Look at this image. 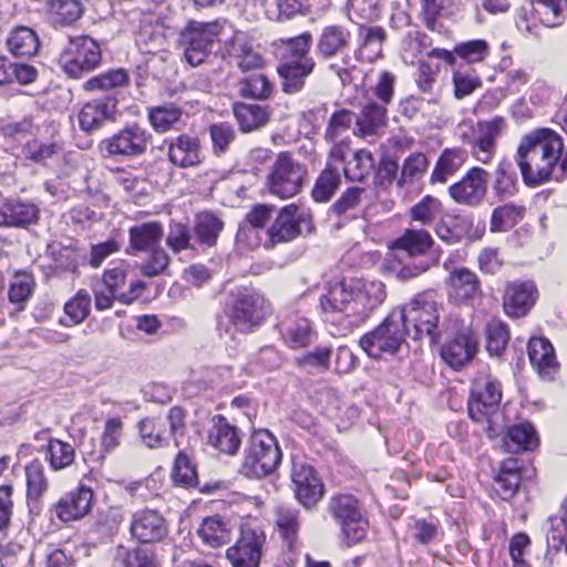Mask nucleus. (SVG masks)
<instances>
[{
	"label": "nucleus",
	"instance_id": "nucleus-1",
	"mask_svg": "<svg viewBox=\"0 0 567 567\" xmlns=\"http://www.w3.org/2000/svg\"><path fill=\"white\" fill-rule=\"evenodd\" d=\"M385 287L381 281L350 280L329 286L319 299L322 319L332 336L344 337L364 323L383 303Z\"/></svg>",
	"mask_w": 567,
	"mask_h": 567
},
{
	"label": "nucleus",
	"instance_id": "nucleus-2",
	"mask_svg": "<svg viewBox=\"0 0 567 567\" xmlns=\"http://www.w3.org/2000/svg\"><path fill=\"white\" fill-rule=\"evenodd\" d=\"M563 154V137L553 130L539 128L522 137L514 158L524 183L534 187L553 176Z\"/></svg>",
	"mask_w": 567,
	"mask_h": 567
},
{
	"label": "nucleus",
	"instance_id": "nucleus-3",
	"mask_svg": "<svg viewBox=\"0 0 567 567\" xmlns=\"http://www.w3.org/2000/svg\"><path fill=\"white\" fill-rule=\"evenodd\" d=\"M398 312L406 327L413 326V339L426 338L431 344L439 341L442 334L440 320L443 307L435 300L434 292L419 293Z\"/></svg>",
	"mask_w": 567,
	"mask_h": 567
},
{
	"label": "nucleus",
	"instance_id": "nucleus-4",
	"mask_svg": "<svg viewBox=\"0 0 567 567\" xmlns=\"http://www.w3.org/2000/svg\"><path fill=\"white\" fill-rule=\"evenodd\" d=\"M281 462V451L268 430L254 431L241 464V473L250 478H262L271 474Z\"/></svg>",
	"mask_w": 567,
	"mask_h": 567
},
{
	"label": "nucleus",
	"instance_id": "nucleus-5",
	"mask_svg": "<svg viewBox=\"0 0 567 567\" xmlns=\"http://www.w3.org/2000/svg\"><path fill=\"white\" fill-rule=\"evenodd\" d=\"M406 334H411V330L399 312L393 311L375 329L365 333L359 344L370 358L380 359L384 354L398 353Z\"/></svg>",
	"mask_w": 567,
	"mask_h": 567
},
{
	"label": "nucleus",
	"instance_id": "nucleus-6",
	"mask_svg": "<svg viewBox=\"0 0 567 567\" xmlns=\"http://www.w3.org/2000/svg\"><path fill=\"white\" fill-rule=\"evenodd\" d=\"M223 29L219 21H189L179 33L178 44L185 61L192 66L202 64L212 53Z\"/></svg>",
	"mask_w": 567,
	"mask_h": 567
},
{
	"label": "nucleus",
	"instance_id": "nucleus-7",
	"mask_svg": "<svg viewBox=\"0 0 567 567\" xmlns=\"http://www.w3.org/2000/svg\"><path fill=\"white\" fill-rule=\"evenodd\" d=\"M327 511L349 543H358L365 537L368 520L357 497L351 494H337L330 498Z\"/></svg>",
	"mask_w": 567,
	"mask_h": 567
},
{
	"label": "nucleus",
	"instance_id": "nucleus-8",
	"mask_svg": "<svg viewBox=\"0 0 567 567\" xmlns=\"http://www.w3.org/2000/svg\"><path fill=\"white\" fill-rule=\"evenodd\" d=\"M307 175L306 168L288 153H280L267 179L269 192L282 199L300 193Z\"/></svg>",
	"mask_w": 567,
	"mask_h": 567
},
{
	"label": "nucleus",
	"instance_id": "nucleus-9",
	"mask_svg": "<svg viewBox=\"0 0 567 567\" xmlns=\"http://www.w3.org/2000/svg\"><path fill=\"white\" fill-rule=\"evenodd\" d=\"M60 61L69 76L81 78L83 73L94 70L100 64V45L86 35L70 39Z\"/></svg>",
	"mask_w": 567,
	"mask_h": 567
},
{
	"label": "nucleus",
	"instance_id": "nucleus-10",
	"mask_svg": "<svg viewBox=\"0 0 567 567\" xmlns=\"http://www.w3.org/2000/svg\"><path fill=\"white\" fill-rule=\"evenodd\" d=\"M186 413L179 406L169 410L166 419L146 417L138 423L140 435L143 443L157 449L167 444L171 436L183 435Z\"/></svg>",
	"mask_w": 567,
	"mask_h": 567
},
{
	"label": "nucleus",
	"instance_id": "nucleus-11",
	"mask_svg": "<svg viewBox=\"0 0 567 567\" xmlns=\"http://www.w3.org/2000/svg\"><path fill=\"white\" fill-rule=\"evenodd\" d=\"M502 401L499 383L489 374L477 377L472 385L467 410L470 417L475 422L489 421L498 411Z\"/></svg>",
	"mask_w": 567,
	"mask_h": 567
},
{
	"label": "nucleus",
	"instance_id": "nucleus-12",
	"mask_svg": "<svg viewBox=\"0 0 567 567\" xmlns=\"http://www.w3.org/2000/svg\"><path fill=\"white\" fill-rule=\"evenodd\" d=\"M269 312L270 306L261 295L245 290L233 306L230 320L237 330L248 332L259 326Z\"/></svg>",
	"mask_w": 567,
	"mask_h": 567
},
{
	"label": "nucleus",
	"instance_id": "nucleus-13",
	"mask_svg": "<svg viewBox=\"0 0 567 567\" xmlns=\"http://www.w3.org/2000/svg\"><path fill=\"white\" fill-rule=\"evenodd\" d=\"M151 134L137 125L126 126L101 143L109 156L135 157L147 150Z\"/></svg>",
	"mask_w": 567,
	"mask_h": 567
},
{
	"label": "nucleus",
	"instance_id": "nucleus-14",
	"mask_svg": "<svg viewBox=\"0 0 567 567\" xmlns=\"http://www.w3.org/2000/svg\"><path fill=\"white\" fill-rule=\"evenodd\" d=\"M291 481L296 498L306 508L313 507L323 496L321 478L313 466L303 461H292Z\"/></svg>",
	"mask_w": 567,
	"mask_h": 567
},
{
	"label": "nucleus",
	"instance_id": "nucleus-15",
	"mask_svg": "<svg viewBox=\"0 0 567 567\" xmlns=\"http://www.w3.org/2000/svg\"><path fill=\"white\" fill-rule=\"evenodd\" d=\"M265 539L262 532L243 528L237 543L226 553L233 567H259Z\"/></svg>",
	"mask_w": 567,
	"mask_h": 567
},
{
	"label": "nucleus",
	"instance_id": "nucleus-16",
	"mask_svg": "<svg viewBox=\"0 0 567 567\" xmlns=\"http://www.w3.org/2000/svg\"><path fill=\"white\" fill-rule=\"evenodd\" d=\"M505 122L502 117L491 121H478L474 127V137L471 140V155L482 164H488L496 154V141L501 135Z\"/></svg>",
	"mask_w": 567,
	"mask_h": 567
},
{
	"label": "nucleus",
	"instance_id": "nucleus-17",
	"mask_svg": "<svg viewBox=\"0 0 567 567\" xmlns=\"http://www.w3.org/2000/svg\"><path fill=\"white\" fill-rule=\"evenodd\" d=\"M478 340L471 328H464L441 349V358L454 370H461L475 358Z\"/></svg>",
	"mask_w": 567,
	"mask_h": 567
},
{
	"label": "nucleus",
	"instance_id": "nucleus-18",
	"mask_svg": "<svg viewBox=\"0 0 567 567\" xmlns=\"http://www.w3.org/2000/svg\"><path fill=\"white\" fill-rule=\"evenodd\" d=\"M488 173L481 167H472L466 175L449 188L451 197L458 204L480 205L487 192Z\"/></svg>",
	"mask_w": 567,
	"mask_h": 567
},
{
	"label": "nucleus",
	"instance_id": "nucleus-19",
	"mask_svg": "<svg viewBox=\"0 0 567 567\" xmlns=\"http://www.w3.org/2000/svg\"><path fill=\"white\" fill-rule=\"evenodd\" d=\"M449 298L455 302L472 303L482 296L478 276L466 267H455L446 278Z\"/></svg>",
	"mask_w": 567,
	"mask_h": 567
},
{
	"label": "nucleus",
	"instance_id": "nucleus-20",
	"mask_svg": "<svg viewBox=\"0 0 567 567\" xmlns=\"http://www.w3.org/2000/svg\"><path fill=\"white\" fill-rule=\"evenodd\" d=\"M93 499L92 488L80 484L76 489L61 497L53 506V511L61 522L78 520L91 512Z\"/></svg>",
	"mask_w": 567,
	"mask_h": 567
},
{
	"label": "nucleus",
	"instance_id": "nucleus-21",
	"mask_svg": "<svg viewBox=\"0 0 567 567\" xmlns=\"http://www.w3.org/2000/svg\"><path fill=\"white\" fill-rule=\"evenodd\" d=\"M165 144H167L169 162L177 167H195L204 159L200 142L197 136L183 133L166 140Z\"/></svg>",
	"mask_w": 567,
	"mask_h": 567
},
{
	"label": "nucleus",
	"instance_id": "nucleus-22",
	"mask_svg": "<svg viewBox=\"0 0 567 567\" xmlns=\"http://www.w3.org/2000/svg\"><path fill=\"white\" fill-rule=\"evenodd\" d=\"M303 219L305 216L296 204L286 205L267 229L269 241L275 245L293 240L301 233L300 224Z\"/></svg>",
	"mask_w": 567,
	"mask_h": 567
},
{
	"label": "nucleus",
	"instance_id": "nucleus-23",
	"mask_svg": "<svg viewBox=\"0 0 567 567\" xmlns=\"http://www.w3.org/2000/svg\"><path fill=\"white\" fill-rule=\"evenodd\" d=\"M130 530L138 542L154 543L167 535V525L157 511L142 509L133 515Z\"/></svg>",
	"mask_w": 567,
	"mask_h": 567
},
{
	"label": "nucleus",
	"instance_id": "nucleus-24",
	"mask_svg": "<svg viewBox=\"0 0 567 567\" xmlns=\"http://www.w3.org/2000/svg\"><path fill=\"white\" fill-rule=\"evenodd\" d=\"M537 290L530 281H514L508 284L503 297V308L511 318L527 315L536 300Z\"/></svg>",
	"mask_w": 567,
	"mask_h": 567
},
{
	"label": "nucleus",
	"instance_id": "nucleus-25",
	"mask_svg": "<svg viewBox=\"0 0 567 567\" xmlns=\"http://www.w3.org/2000/svg\"><path fill=\"white\" fill-rule=\"evenodd\" d=\"M117 99L109 94L103 99L87 102L79 113L80 127L85 132L100 128L104 123L114 121Z\"/></svg>",
	"mask_w": 567,
	"mask_h": 567
},
{
	"label": "nucleus",
	"instance_id": "nucleus-26",
	"mask_svg": "<svg viewBox=\"0 0 567 567\" xmlns=\"http://www.w3.org/2000/svg\"><path fill=\"white\" fill-rule=\"evenodd\" d=\"M316 62L313 59L297 61H281L277 68L280 85L285 93H299L306 83V79L313 72Z\"/></svg>",
	"mask_w": 567,
	"mask_h": 567
},
{
	"label": "nucleus",
	"instance_id": "nucleus-27",
	"mask_svg": "<svg viewBox=\"0 0 567 567\" xmlns=\"http://www.w3.org/2000/svg\"><path fill=\"white\" fill-rule=\"evenodd\" d=\"M39 208L31 202L7 199L0 205V227L24 228L39 219Z\"/></svg>",
	"mask_w": 567,
	"mask_h": 567
},
{
	"label": "nucleus",
	"instance_id": "nucleus-28",
	"mask_svg": "<svg viewBox=\"0 0 567 567\" xmlns=\"http://www.w3.org/2000/svg\"><path fill=\"white\" fill-rule=\"evenodd\" d=\"M528 354L533 367L544 380H553L558 372L553 344L545 338H532L528 343Z\"/></svg>",
	"mask_w": 567,
	"mask_h": 567
},
{
	"label": "nucleus",
	"instance_id": "nucleus-29",
	"mask_svg": "<svg viewBox=\"0 0 567 567\" xmlns=\"http://www.w3.org/2000/svg\"><path fill=\"white\" fill-rule=\"evenodd\" d=\"M386 124L385 106L370 102L361 110L360 114H355L353 134L364 140L375 137L385 128Z\"/></svg>",
	"mask_w": 567,
	"mask_h": 567
},
{
	"label": "nucleus",
	"instance_id": "nucleus-30",
	"mask_svg": "<svg viewBox=\"0 0 567 567\" xmlns=\"http://www.w3.org/2000/svg\"><path fill=\"white\" fill-rule=\"evenodd\" d=\"M386 32L379 25L368 27L360 23L355 58L361 62L372 63L382 56Z\"/></svg>",
	"mask_w": 567,
	"mask_h": 567
},
{
	"label": "nucleus",
	"instance_id": "nucleus-31",
	"mask_svg": "<svg viewBox=\"0 0 567 567\" xmlns=\"http://www.w3.org/2000/svg\"><path fill=\"white\" fill-rule=\"evenodd\" d=\"M233 532L234 525L229 519L214 515L203 519L197 534L204 544L218 548L230 542Z\"/></svg>",
	"mask_w": 567,
	"mask_h": 567
},
{
	"label": "nucleus",
	"instance_id": "nucleus-32",
	"mask_svg": "<svg viewBox=\"0 0 567 567\" xmlns=\"http://www.w3.org/2000/svg\"><path fill=\"white\" fill-rule=\"evenodd\" d=\"M164 231L159 223H144L130 229V247L127 252L135 255L150 251L161 246Z\"/></svg>",
	"mask_w": 567,
	"mask_h": 567
},
{
	"label": "nucleus",
	"instance_id": "nucleus-33",
	"mask_svg": "<svg viewBox=\"0 0 567 567\" xmlns=\"http://www.w3.org/2000/svg\"><path fill=\"white\" fill-rule=\"evenodd\" d=\"M209 444L220 453L234 455L240 446L237 429L230 425L225 417L218 416L208 434Z\"/></svg>",
	"mask_w": 567,
	"mask_h": 567
},
{
	"label": "nucleus",
	"instance_id": "nucleus-34",
	"mask_svg": "<svg viewBox=\"0 0 567 567\" xmlns=\"http://www.w3.org/2000/svg\"><path fill=\"white\" fill-rule=\"evenodd\" d=\"M148 121L152 127L159 133L171 130H181L185 126V111L175 104H163L148 107Z\"/></svg>",
	"mask_w": 567,
	"mask_h": 567
},
{
	"label": "nucleus",
	"instance_id": "nucleus-35",
	"mask_svg": "<svg viewBox=\"0 0 567 567\" xmlns=\"http://www.w3.org/2000/svg\"><path fill=\"white\" fill-rule=\"evenodd\" d=\"M350 38L351 34L344 27L328 25L318 39L317 52L326 59L341 54L348 48Z\"/></svg>",
	"mask_w": 567,
	"mask_h": 567
},
{
	"label": "nucleus",
	"instance_id": "nucleus-36",
	"mask_svg": "<svg viewBox=\"0 0 567 567\" xmlns=\"http://www.w3.org/2000/svg\"><path fill=\"white\" fill-rule=\"evenodd\" d=\"M228 54L243 71L260 69L264 59L244 34H236L229 44Z\"/></svg>",
	"mask_w": 567,
	"mask_h": 567
},
{
	"label": "nucleus",
	"instance_id": "nucleus-37",
	"mask_svg": "<svg viewBox=\"0 0 567 567\" xmlns=\"http://www.w3.org/2000/svg\"><path fill=\"white\" fill-rule=\"evenodd\" d=\"M538 445L535 429L529 423H519L508 427L503 437V446L509 453L532 451Z\"/></svg>",
	"mask_w": 567,
	"mask_h": 567
},
{
	"label": "nucleus",
	"instance_id": "nucleus-38",
	"mask_svg": "<svg viewBox=\"0 0 567 567\" xmlns=\"http://www.w3.org/2000/svg\"><path fill=\"white\" fill-rule=\"evenodd\" d=\"M275 524L288 549L293 550L300 528L299 511L285 506L276 507Z\"/></svg>",
	"mask_w": 567,
	"mask_h": 567
},
{
	"label": "nucleus",
	"instance_id": "nucleus-39",
	"mask_svg": "<svg viewBox=\"0 0 567 567\" xmlns=\"http://www.w3.org/2000/svg\"><path fill=\"white\" fill-rule=\"evenodd\" d=\"M7 44L14 56H33L40 49V40L34 30L28 27H18L10 33Z\"/></svg>",
	"mask_w": 567,
	"mask_h": 567
},
{
	"label": "nucleus",
	"instance_id": "nucleus-40",
	"mask_svg": "<svg viewBox=\"0 0 567 567\" xmlns=\"http://www.w3.org/2000/svg\"><path fill=\"white\" fill-rule=\"evenodd\" d=\"M280 332L285 342L292 349L309 346L313 337L311 324L306 318H297L281 322Z\"/></svg>",
	"mask_w": 567,
	"mask_h": 567
},
{
	"label": "nucleus",
	"instance_id": "nucleus-41",
	"mask_svg": "<svg viewBox=\"0 0 567 567\" xmlns=\"http://www.w3.org/2000/svg\"><path fill=\"white\" fill-rule=\"evenodd\" d=\"M311 41V34L305 32L297 37L280 38L275 44L280 52L281 61L300 62L303 59H313L310 55Z\"/></svg>",
	"mask_w": 567,
	"mask_h": 567
},
{
	"label": "nucleus",
	"instance_id": "nucleus-42",
	"mask_svg": "<svg viewBox=\"0 0 567 567\" xmlns=\"http://www.w3.org/2000/svg\"><path fill=\"white\" fill-rule=\"evenodd\" d=\"M27 498L39 502L49 491L50 483L45 475V468L39 460H33L24 467Z\"/></svg>",
	"mask_w": 567,
	"mask_h": 567
},
{
	"label": "nucleus",
	"instance_id": "nucleus-43",
	"mask_svg": "<svg viewBox=\"0 0 567 567\" xmlns=\"http://www.w3.org/2000/svg\"><path fill=\"white\" fill-rule=\"evenodd\" d=\"M472 219L467 216H449L436 225V235L449 245L460 243L472 228Z\"/></svg>",
	"mask_w": 567,
	"mask_h": 567
},
{
	"label": "nucleus",
	"instance_id": "nucleus-44",
	"mask_svg": "<svg viewBox=\"0 0 567 567\" xmlns=\"http://www.w3.org/2000/svg\"><path fill=\"white\" fill-rule=\"evenodd\" d=\"M223 228L224 221L210 212L199 213L195 218L194 233L202 245L215 246Z\"/></svg>",
	"mask_w": 567,
	"mask_h": 567
},
{
	"label": "nucleus",
	"instance_id": "nucleus-45",
	"mask_svg": "<svg viewBox=\"0 0 567 567\" xmlns=\"http://www.w3.org/2000/svg\"><path fill=\"white\" fill-rule=\"evenodd\" d=\"M234 114L241 131L244 132H251L260 128L269 118L267 109L259 104H235Z\"/></svg>",
	"mask_w": 567,
	"mask_h": 567
},
{
	"label": "nucleus",
	"instance_id": "nucleus-46",
	"mask_svg": "<svg viewBox=\"0 0 567 567\" xmlns=\"http://www.w3.org/2000/svg\"><path fill=\"white\" fill-rule=\"evenodd\" d=\"M432 244L433 239L426 230L408 229L393 243L392 248L403 250L409 256H417L424 255Z\"/></svg>",
	"mask_w": 567,
	"mask_h": 567
},
{
	"label": "nucleus",
	"instance_id": "nucleus-47",
	"mask_svg": "<svg viewBox=\"0 0 567 567\" xmlns=\"http://www.w3.org/2000/svg\"><path fill=\"white\" fill-rule=\"evenodd\" d=\"M128 72L124 69L110 70L87 80L83 87L89 92H112L127 85Z\"/></svg>",
	"mask_w": 567,
	"mask_h": 567
},
{
	"label": "nucleus",
	"instance_id": "nucleus-48",
	"mask_svg": "<svg viewBox=\"0 0 567 567\" xmlns=\"http://www.w3.org/2000/svg\"><path fill=\"white\" fill-rule=\"evenodd\" d=\"M375 158L368 150L354 152L353 157L344 166V175L353 182H364L375 169Z\"/></svg>",
	"mask_w": 567,
	"mask_h": 567
},
{
	"label": "nucleus",
	"instance_id": "nucleus-49",
	"mask_svg": "<svg viewBox=\"0 0 567 567\" xmlns=\"http://www.w3.org/2000/svg\"><path fill=\"white\" fill-rule=\"evenodd\" d=\"M368 190L364 187H349L341 197L331 206V212L337 216L354 218L361 204L367 198Z\"/></svg>",
	"mask_w": 567,
	"mask_h": 567
},
{
	"label": "nucleus",
	"instance_id": "nucleus-50",
	"mask_svg": "<svg viewBox=\"0 0 567 567\" xmlns=\"http://www.w3.org/2000/svg\"><path fill=\"white\" fill-rule=\"evenodd\" d=\"M91 301V296L86 290H79L78 293L64 305L66 319H61V323L70 327L83 322L90 315Z\"/></svg>",
	"mask_w": 567,
	"mask_h": 567
},
{
	"label": "nucleus",
	"instance_id": "nucleus-51",
	"mask_svg": "<svg viewBox=\"0 0 567 567\" xmlns=\"http://www.w3.org/2000/svg\"><path fill=\"white\" fill-rule=\"evenodd\" d=\"M465 161V153L461 150H445L439 158L432 173L431 182L446 183L447 178L456 173Z\"/></svg>",
	"mask_w": 567,
	"mask_h": 567
},
{
	"label": "nucleus",
	"instance_id": "nucleus-52",
	"mask_svg": "<svg viewBox=\"0 0 567 567\" xmlns=\"http://www.w3.org/2000/svg\"><path fill=\"white\" fill-rule=\"evenodd\" d=\"M45 460L52 471H62L74 462L75 450L70 443L52 439L47 446Z\"/></svg>",
	"mask_w": 567,
	"mask_h": 567
},
{
	"label": "nucleus",
	"instance_id": "nucleus-53",
	"mask_svg": "<svg viewBox=\"0 0 567 567\" xmlns=\"http://www.w3.org/2000/svg\"><path fill=\"white\" fill-rule=\"evenodd\" d=\"M23 155L25 158L37 163L47 165L49 161L59 159L62 156V146L56 143H42L38 140H32L23 146Z\"/></svg>",
	"mask_w": 567,
	"mask_h": 567
},
{
	"label": "nucleus",
	"instance_id": "nucleus-54",
	"mask_svg": "<svg viewBox=\"0 0 567 567\" xmlns=\"http://www.w3.org/2000/svg\"><path fill=\"white\" fill-rule=\"evenodd\" d=\"M485 334L486 350L491 355L499 357L509 340L507 324L499 319L493 318L486 324Z\"/></svg>",
	"mask_w": 567,
	"mask_h": 567
},
{
	"label": "nucleus",
	"instance_id": "nucleus-55",
	"mask_svg": "<svg viewBox=\"0 0 567 567\" xmlns=\"http://www.w3.org/2000/svg\"><path fill=\"white\" fill-rule=\"evenodd\" d=\"M495 483L498 486L496 491L503 499L508 501L516 494L520 484V473L516 461H509L502 465L495 477Z\"/></svg>",
	"mask_w": 567,
	"mask_h": 567
},
{
	"label": "nucleus",
	"instance_id": "nucleus-56",
	"mask_svg": "<svg viewBox=\"0 0 567 567\" xmlns=\"http://www.w3.org/2000/svg\"><path fill=\"white\" fill-rule=\"evenodd\" d=\"M34 287V280L28 272H17L10 284L8 297L9 301L17 305V310L24 309V303L31 297Z\"/></svg>",
	"mask_w": 567,
	"mask_h": 567
},
{
	"label": "nucleus",
	"instance_id": "nucleus-57",
	"mask_svg": "<svg viewBox=\"0 0 567 567\" xmlns=\"http://www.w3.org/2000/svg\"><path fill=\"white\" fill-rule=\"evenodd\" d=\"M534 10L547 27H557L567 12V0H533Z\"/></svg>",
	"mask_w": 567,
	"mask_h": 567
},
{
	"label": "nucleus",
	"instance_id": "nucleus-58",
	"mask_svg": "<svg viewBox=\"0 0 567 567\" xmlns=\"http://www.w3.org/2000/svg\"><path fill=\"white\" fill-rule=\"evenodd\" d=\"M427 166L429 161L423 153H412L403 162L398 184L403 186L420 181L425 174Z\"/></svg>",
	"mask_w": 567,
	"mask_h": 567
},
{
	"label": "nucleus",
	"instance_id": "nucleus-59",
	"mask_svg": "<svg viewBox=\"0 0 567 567\" xmlns=\"http://www.w3.org/2000/svg\"><path fill=\"white\" fill-rule=\"evenodd\" d=\"M173 480L176 484L186 488L196 487L198 485L195 464L185 451H181L175 458Z\"/></svg>",
	"mask_w": 567,
	"mask_h": 567
},
{
	"label": "nucleus",
	"instance_id": "nucleus-60",
	"mask_svg": "<svg viewBox=\"0 0 567 567\" xmlns=\"http://www.w3.org/2000/svg\"><path fill=\"white\" fill-rule=\"evenodd\" d=\"M341 182L338 171L327 167L317 179L312 190V197L318 203L328 202Z\"/></svg>",
	"mask_w": 567,
	"mask_h": 567
},
{
	"label": "nucleus",
	"instance_id": "nucleus-61",
	"mask_svg": "<svg viewBox=\"0 0 567 567\" xmlns=\"http://www.w3.org/2000/svg\"><path fill=\"white\" fill-rule=\"evenodd\" d=\"M511 164L506 159H502L496 168L495 182L493 190L499 199H505L513 196L516 192V176L509 172Z\"/></svg>",
	"mask_w": 567,
	"mask_h": 567
},
{
	"label": "nucleus",
	"instance_id": "nucleus-62",
	"mask_svg": "<svg viewBox=\"0 0 567 567\" xmlns=\"http://www.w3.org/2000/svg\"><path fill=\"white\" fill-rule=\"evenodd\" d=\"M455 54L468 64L483 62L489 54V45L485 40L476 39L457 43Z\"/></svg>",
	"mask_w": 567,
	"mask_h": 567
},
{
	"label": "nucleus",
	"instance_id": "nucleus-63",
	"mask_svg": "<svg viewBox=\"0 0 567 567\" xmlns=\"http://www.w3.org/2000/svg\"><path fill=\"white\" fill-rule=\"evenodd\" d=\"M54 22L71 24L82 14V4L78 0H53L50 6Z\"/></svg>",
	"mask_w": 567,
	"mask_h": 567
},
{
	"label": "nucleus",
	"instance_id": "nucleus-64",
	"mask_svg": "<svg viewBox=\"0 0 567 567\" xmlns=\"http://www.w3.org/2000/svg\"><path fill=\"white\" fill-rule=\"evenodd\" d=\"M116 558L123 567H156L153 553L144 548L130 550L120 546Z\"/></svg>",
	"mask_w": 567,
	"mask_h": 567
}]
</instances>
